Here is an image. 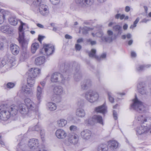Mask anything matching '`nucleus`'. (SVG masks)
<instances>
[{"mask_svg":"<svg viewBox=\"0 0 151 151\" xmlns=\"http://www.w3.org/2000/svg\"><path fill=\"white\" fill-rule=\"evenodd\" d=\"M65 69L63 71L64 72L65 71L63 76L60 73H54L52 75L51 81L52 82H56L60 81L63 82H64L65 80L68 78L65 75L69 73V70H71L73 68H74L75 70H76V73L74 75L75 81H78L81 78V76L78 70L79 68V65L77 63L74 62L73 63H71L68 66L65 65Z\"/></svg>","mask_w":151,"mask_h":151,"instance_id":"obj_1","label":"nucleus"},{"mask_svg":"<svg viewBox=\"0 0 151 151\" xmlns=\"http://www.w3.org/2000/svg\"><path fill=\"white\" fill-rule=\"evenodd\" d=\"M40 73V70L37 68H32L29 70L27 74L28 76L27 84L31 87L34 86L36 77Z\"/></svg>","mask_w":151,"mask_h":151,"instance_id":"obj_2","label":"nucleus"},{"mask_svg":"<svg viewBox=\"0 0 151 151\" xmlns=\"http://www.w3.org/2000/svg\"><path fill=\"white\" fill-rule=\"evenodd\" d=\"M132 103L131 105L130 109L142 113L145 110V107L142 103L138 100L135 96V98L133 100Z\"/></svg>","mask_w":151,"mask_h":151,"instance_id":"obj_3","label":"nucleus"},{"mask_svg":"<svg viewBox=\"0 0 151 151\" xmlns=\"http://www.w3.org/2000/svg\"><path fill=\"white\" fill-rule=\"evenodd\" d=\"M86 99L89 102L93 103L97 101L99 96L98 93L95 91H89L86 93Z\"/></svg>","mask_w":151,"mask_h":151,"instance_id":"obj_4","label":"nucleus"},{"mask_svg":"<svg viewBox=\"0 0 151 151\" xmlns=\"http://www.w3.org/2000/svg\"><path fill=\"white\" fill-rule=\"evenodd\" d=\"M63 88L61 86H58L54 87L53 89V100L57 103L59 102L61 99L60 95L63 94Z\"/></svg>","mask_w":151,"mask_h":151,"instance_id":"obj_5","label":"nucleus"},{"mask_svg":"<svg viewBox=\"0 0 151 151\" xmlns=\"http://www.w3.org/2000/svg\"><path fill=\"white\" fill-rule=\"evenodd\" d=\"M24 103L30 112H34L37 111L38 107L37 105L30 99H25Z\"/></svg>","mask_w":151,"mask_h":151,"instance_id":"obj_6","label":"nucleus"},{"mask_svg":"<svg viewBox=\"0 0 151 151\" xmlns=\"http://www.w3.org/2000/svg\"><path fill=\"white\" fill-rule=\"evenodd\" d=\"M10 116L8 108L4 105L0 106V120L6 121Z\"/></svg>","mask_w":151,"mask_h":151,"instance_id":"obj_7","label":"nucleus"},{"mask_svg":"<svg viewBox=\"0 0 151 151\" xmlns=\"http://www.w3.org/2000/svg\"><path fill=\"white\" fill-rule=\"evenodd\" d=\"M147 126L141 125L139 126L136 129V134L137 135H141L145 134L149 132L150 127H148V123L146 124Z\"/></svg>","mask_w":151,"mask_h":151,"instance_id":"obj_8","label":"nucleus"},{"mask_svg":"<svg viewBox=\"0 0 151 151\" xmlns=\"http://www.w3.org/2000/svg\"><path fill=\"white\" fill-rule=\"evenodd\" d=\"M75 3L80 7L85 8L91 5L94 0H75Z\"/></svg>","mask_w":151,"mask_h":151,"instance_id":"obj_9","label":"nucleus"},{"mask_svg":"<svg viewBox=\"0 0 151 151\" xmlns=\"http://www.w3.org/2000/svg\"><path fill=\"white\" fill-rule=\"evenodd\" d=\"M135 119L138 122L141 124L145 122L151 123V117L150 116L145 117L142 115H137L135 117Z\"/></svg>","mask_w":151,"mask_h":151,"instance_id":"obj_10","label":"nucleus"},{"mask_svg":"<svg viewBox=\"0 0 151 151\" xmlns=\"http://www.w3.org/2000/svg\"><path fill=\"white\" fill-rule=\"evenodd\" d=\"M88 122V123L90 124H93L94 122H97L102 125L104 124L102 117L99 115H94L92 118L90 119Z\"/></svg>","mask_w":151,"mask_h":151,"instance_id":"obj_11","label":"nucleus"},{"mask_svg":"<svg viewBox=\"0 0 151 151\" xmlns=\"http://www.w3.org/2000/svg\"><path fill=\"white\" fill-rule=\"evenodd\" d=\"M55 135L59 139H64L67 136L66 132L63 129H57L55 132Z\"/></svg>","mask_w":151,"mask_h":151,"instance_id":"obj_12","label":"nucleus"},{"mask_svg":"<svg viewBox=\"0 0 151 151\" xmlns=\"http://www.w3.org/2000/svg\"><path fill=\"white\" fill-rule=\"evenodd\" d=\"M43 48L45 53L47 56H49L53 53L55 50L53 46L50 44H44Z\"/></svg>","mask_w":151,"mask_h":151,"instance_id":"obj_13","label":"nucleus"},{"mask_svg":"<svg viewBox=\"0 0 151 151\" xmlns=\"http://www.w3.org/2000/svg\"><path fill=\"white\" fill-rule=\"evenodd\" d=\"M139 92L142 95L147 94L148 92L144 82H140L137 85Z\"/></svg>","mask_w":151,"mask_h":151,"instance_id":"obj_14","label":"nucleus"},{"mask_svg":"<svg viewBox=\"0 0 151 151\" xmlns=\"http://www.w3.org/2000/svg\"><path fill=\"white\" fill-rule=\"evenodd\" d=\"M39 142L38 139L34 138L30 139L29 141L28 146L31 149H37L39 147Z\"/></svg>","mask_w":151,"mask_h":151,"instance_id":"obj_15","label":"nucleus"},{"mask_svg":"<svg viewBox=\"0 0 151 151\" xmlns=\"http://www.w3.org/2000/svg\"><path fill=\"white\" fill-rule=\"evenodd\" d=\"M18 110L20 113L24 116L27 115L30 113L25 104H19L18 106Z\"/></svg>","mask_w":151,"mask_h":151,"instance_id":"obj_16","label":"nucleus"},{"mask_svg":"<svg viewBox=\"0 0 151 151\" xmlns=\"http://www.w3.org/2000/svg\"><path fill=\"white\" fill-rule=\"evenodd\" d=\"M108 36H104L101 38V40L104 42H110L113 41V32L110 30H108L107 32Z\"/></svg>","mask_w":151,"mask_h":151,"instance_id":"obj_17","label":"nucleus"},{"mask_svg":"<svg viewBox=\"0 0 151 151\" xmlns=\"http://www.w3.org/2000/svg\"><path fill=\"white\" fill-rule=\"evenodd\" d=\"M39 10L40 14L44 16L47 15L49 13L48 7L47 6L43 4H40V5Z\"/></svg>","mask_w":151,"mask_h":151,"instance_id":"obj_18","label":"nucleus"},{"mask_svg":"<svg viewBox=\"0 0 151 151\" xmlns=\"http://www.w3.org/2000/svg\"><path fill=\"white\" fill-rule=\"evenodd\" d=\"M92 133L91 131L88 129L83 130L81 133V137L83 139L88 140L91 137Z\"/></svg>","mask_w":151,"mask_h":151,"instance_id":"obj_19","label":"nucleus"},{"mask_svg":"<svg viewBox=\"0 0 151 151\" xmlns=\"http://www.w3.org/2000/svg\"><path fill=\"white\" fill-rule=\"evenodd\" d=\"M68 137V141L73 144H77L78 140V137L77 134H69Z\"/></svg>","mask_w":151,"mask_h":151,"instance_id":"obj_20","label":"nucleus"},{"mask_svg":"<svg viewBox=\"0 0 151 151\" xmlns=\"http://www.w3.org/2000/svg\"><path fill=\"white\" fill-rule=\"evenodd\" d=\"M8 109L9 112L10 113V116H14L16 115L17 113L18 110V106L15 105H12Z\"/></svg>","mask_w":151,"mask_h":151,"instance_id":"obj_21","label":"nucleus"},{"mask_svg":"<svg viewBox=\"0 0 151 151\" xmlns=\"http://www.w3.org/2000/svg\"><path fill=\"white\" fill-rule=\"evenodd\" d=\"M95 111L97 112L105 114L107 112V107L105 103L102 105L95 108Z\"/></svg>","mask_w":151,"mask_h":151,"instance_id":"obj_22","label":"nucleus"},{"mask_svg":"<svg viewBox=\"0 0 151 151\" xmlns=\"http://www.w3.org/2000/svg\"><path fill=\"white\" fill-rule=\"evenodd\" d=\"M0 30L2 32L7 34H12L13 30L8 25H3L0 27Z\"/></svg>","mask_w":151,"mask_h":151,"instance_id":"obj_23","label":"nucleus"},{"mask_svg":"<svg viewBox=\"0 0 151 151\" xmlns=\"http://www.w3.org/2000/svg\"><path fill=\"white\" fill-rule=\"evenodd\" d=\"M43 92V88L41 87L39 85L38 86L36 89V96L39 103L41 99Z\"/></svg>","mask_w":151,"mask_h":151,"instance_id":"obj_24","label":"nucleus"},{"mask_svg":"<svg viewBox=\"0 0 151 151\" xmlns=\"http://www.w3.org/2000/svg\"><path fill=\"white\" fill-rule=\"evenodd\" d=\"M10 49L12 53L14 55H17L19 51V47L15 44H12L11 45Z\"/></svg>","mask_w":151,"mask_h":151,"instance_id":"obj_25","label":"nucleus"},{"mask_svg":"<svg viewBox=\"0 0 151 151\" xmlns=\"http://www.w3.org/2000/svg\"><path fill=\"white\" fill-rule=\"evenodd\" d=\"M20 91L22 93L27 94H31L32 93V89L28 88L26 85H23Z\"/></svg>","mask_w":151,"mask_h":151,"instance_id":"obj_26","label":"nucleus"},{"mask_svg":"<svg viewBox=\"0 0 151 151\" xmlns=\"http://www.w3.org/2000/svg\"><path fill=\"white\" fill-rule=\"evenodd\" d=\"M91 85V82L90 79H88L83 82L81 85V88L83 90L86 89L90 87Z\"/></svg>","mask_w":151,"mask_h":151,"instance_id":"obj_27","label":"nucleus"},{"mask_svg":"<svg viewBox=\"0 0 151 151\" xmlns=\"http://www.w3.org/2000/svg\"><path fill=\"white\" fill-rule=\"evenodd\" d=\"M109 147L111 150L116 149L118 146V143L115 141H111L109 142Z\"/></svg>","mask_w":151,"mask_h":151,"instance_id":"obj_28","label":"nucleus"},{"mask_svg":"<svg viewBox=\"0 0 151 151\" xmlns=\"http://www.w3.org/2000/svg\"><path fill=\"white\" fill-rule=\"evenodd\" d=\"M18 40L22 47H26L27 46L28 40L25 39L24 35L22 36V37H21V38H20V36H19Z\"/></svg>","mask_w":151,"mask_h":151,"instance_id":"obj_29","label":"nucleus"},{"mask_svg":"<svg viewBox=\"0 0 151 151\" xmlns=\"http://www.w3.org/2000/svg\"><path fill=\"white\" fill-rule=\"evenodd\" d=\"M45 57H37L35 60V64L37 65H40L45 61Z\"/></svg>","mask_w":151,"mask_h":151,"instance_id":"obj_30","label":"nucleus"},{"mask_svg":"<svg viewBox=\"0 0 151 151\" xmlns=\"http://www.w3.org/2000/svg\"><path fill=\"white\" fill-rule=\"evenodd\" d=\"M76 115L80 117H84L86 115V113L84 110L82 108L78 109L76 112Z\"/></svg>","mask_w":151,"mask_h":151,"instance_id":"obj_31","label":"nucleus"},{"mask_svg":"<svg viewBox=\"0 0 151 151\" xmlns=\"http://www.w3.org/2000/svg\"><path fill=\"white\" fill-rule=\"evenodd\" d=\"M57 122L58 126L60 127H63L67 124V121L63 119H61L58 120Z\"/></svg>","mask_w":151,"mask_h":151,"instance_id":"obj_32","label":"nucleus"},{"mask_svg":"<svg viewBox=\"0 0 151 151\" xmlns=\"http://www.w3.org/2000/svg\"><path fill=\"white\" fill-rule=\"evenodd\" d=\"M151 66V65H138L136 67V70L137 71L140 72L145 69L146 68H149Z\"/></svg>","mask_w":151,"mask_h":151,"instance_id":"obj_33","label":"nucleus"},{"mask_svg":"<svg viewBox=\"0 0 151 151\" xmlns=\"http://www.w3.org/2000/svg\"><path fill=\"white\" fill-rule=\"evenodd\" d=\"M108 147L106 144H101L98 147L97 151H107Z\"/></svg>","mask_w":151,"mask_h":151,"instance_id":"obj_34","label":"nucleus"},{"mask_svg":"<svg viewBox=\"0 0 151 151\" xmlns=\"http://www.w3.org/2000/svg\"><path fill=\"white\" fill-rule=\"evenodd\" d=\"M24 24V23L21 22V25L19 28V36H20V38H21V37H22V36L24 35L23 29V26Z\"/></svg>","mask_w":151,"mask_h":151,"instance_id":"obj_35","label":"nucleus"},{"mask_svg":"<svg viewBox=\"0 0 151 151\" xmlns=\"http://www.w3.org/2000/svg\"><path fill=\"white\" fill-rule=\"evenodd\" d=\"M47 106L49 109L51 111L55 110L57 107L55 103L51 102L48 103Z\"/></svg>","mask_w":151,"mask_h":151,"instance_id":"obj_36","label":"nucleus"},{"mask_svg":"<svg viewBox=\"0 0 151 151\" xmlns=\"http://www.w3.org/2000/svg\"><path fill=\"white\" fill-rule=\"evenodd\" d=\"M39 47V45L38 43H35L31 45V51L32 53H35L37 49Z\"/></svg>","mask_w":151,"mask_h":151,"instance_id":"obj_37","label":"nucleus"},{"mask_svg":"<svg viewBox=\"0 0 151 151\" xmlns=\"http://www.w3.org/2000/svg\"><path fill=\"white\" fill-rule=\"evenodd\" d=\"M9 22L12 25H16L18 23L17 19L14 17H11L9 19Z\"/></svg>","mask_w":151,"mask_h":151,"instance_id":"obj_38","label":"nucleus"},{"mask_svg":"<svg viewBox=\"0 0 151 151\" xmlns=\"http://www.w3.org/2000/svg\"><path fill=\"white\" fill-rule=\"evenodd\" d=\"M113 29L115 31L117 32L118 33L121 34L122 32V27L118 25H116L114 26L113 27Z\"/></svg>","mask_w":151,"mask_h":151,"instance_id":"obj_39","label":"nucleus"},{"mask_svg":"<svg viewBox=\"0 0 151 151\" xmlns=\"http://www.w3.org/2000/svg\"><path fill=\"white\" fill-rule=\"evenodd\" d=\"M0 11L1 14H2L1 15L2 16L4 19H5L6 17L10 14V12L7 11H6L2 9Z\"/></svg>","mask_w":151,"mask_h":151,"instance_id":"obj_40","label":"nucleus"},{"mask_svg":"<svg viewBox=\"0 0 151 151\" xmlns=\"http://www.w3.org/2000/svg\"><path fill=\"white\" fill-rule=\"evenodd\" d=\"M9 63L12 66L15 64V57H8ZM11 66H10V67Z\"/></svg>","mask_w":151,"mask_h":151,"instance_id":"obj_41","label":"nucleus"},{"mask_svg":"<svg viewBox=\"0 0 151 151\" xmlns=\"http://www.w3.org/2000/svg\"><path fill=\"white\" fill-rule=\"evenodd\" d=\"M91 34L93 37H101V38L102 37H104L102 36L103 35V33L102 31H100L99 32H96V34L93 33H92Z\"/></svg>","mask_w":151,"mask_h":151,"instance_id":"obj_42","label":"nucleus"},{"mask_svg":"<svg viewBox=\"0 0 151 151\" xmlns=\"http://www.w3.org/2000/svg\"><path fill=\"white\" fill-rule=\"evenodd\" d=\"M92 28H88L87 27H84L82 29V33L83 35H86L88 33L89 31L92 30Z\"/></svg>","mask_w":151,"mask_h":151,"instance_id":"obj_43","label":"nucleus"},{"mask_svg":"<svg viewBox=\"0 0 151 151\" xmlns=\"http://www.w3.org/2000/svg\"><path fill=\"white\" fill-rule=\"evenodd\" d=\"M32 130V131H40V133L43 132L44 130L42 129L39 126L38 124L37 125L33 127Z\"/></svg>","mask_w":151,"mask_h":151,"instance_id":"obj_44","label":"nucleus"},{"mask_svg":"<svg viewBox=\"0 0 151 151\" xmlns=\"http://www.w3.org/2000/svg\"><path fill=\"white\" fill-rule=\"evenodd\" d=\"M4 65H6V66L8 65L6 64V61L5 60L3 57L0 58V67H3Z\"/></svg>","mask_w":151,"mask_h":151,"instance_id":"obj_45","label":"nucleus"},{"mask_svg":"<svg viewBox=\"0 0 151 151\" xmlns=\"http://www.w3.org/2000/svg\"><path fill=\"white\" fill-rule=\"evenodd\" d=\"M107 93L109 101L111 103L114 102V98L112 96V93L109 91H107Z\"/></svg>","mask_w":151,"mask_h":151,"instance_id":"obj_46","label":"nucleus"},{"mask_svg":"<svg viewBox=\"0 0 151 151\" xmlns=\"http://www.w3.org/2000/svg\"><path fill=\"white\" fill-rule=\"evenodd\" d=\"M139 18H137L135 20L133 24L132 25H131L130 26V29H133L134 28L136 27L137 26V24L138 23V22H139Z\"/></svg>","mask_w":151,"mask_h":151,"instance_id":"obj_47","label":"nucleus"},{"mask_svg":"<svg viewBox=\"0 0 151 151\" xmlns=\"http://www.w3.org/2000/svg\"><path fill=\"white\" fill-rule=\"evenodd\" d=\"M96 50L95 49H92L91 51L89 53L90 57H96Z\"/></svg>","mask_w":151,"mask_h":151,"instance_id":"obj_48","label":"nucleus"},{"mask_svg":"<svg viewBox=\"0 0 151 151\" xmlns=\"http://www.w3.org/2000/svg\"><path fill=\"white\" fill-rule=\"evenodd\" d=\"M71 132H74L78 130L77 127L74 125H71L69 128Z\"/></svg>","mask_w":151,"mask_h":151,"instance_id":"obj_49","label":"nucleus"},{"mask_svg":"<svg viewBox=\"0 0 151 151\" xmlns=\"http://www.w3.org/2000/svg\"><path fill=\"white\" fill-rule=\"evenodd\" d=\"M15 86L14 83L11 82H9L6 84V86L7 88H13Z\"/></svg>","mask_w":151,"mask_h":151,"instance_id":"obj_50","label":"nucleus"},{"mask_svg":"<svg viewBox=\"0 0 151 151\" xmlns=\"http://www.w3.org/2000/svg\"><path fill=\"white\" fill-rule=\"evenodd\" d=\"M132 35L130 33L127 34L126 35H124L122 36V38L123 39H125L127 37V38L129 39L131 37Z\"/></svg>","mask_w":151,"mask_h":151,"instance_id":"obj_51","label":"nucleus"},{"mask_svg":"<svg viewBox=\"0 0 151 151\" xmlns=\"http://www.w3.org/2000/svg\"><path fill=\"white\" fill-rule=\"evenodd\" d=\"M45 38V36H42L40 35H39L38 38V40L39 41L40 43H41L42 40Z\"/></svg>","mask_w":151,"mask_h":151,"instance_id":"obj_52","label":"nucleus"},{"mask_svg":"<svg viewBox=\"0 0 151 151\" xmlns=\"http://www.w3.org/2000/svg\"><path fill=\"white\" fill-rule=\"evenodd\" d=\"M51 3L54 5H56L58 4L60 2L59 0H50Z\"/></svg>","mask_w":151,"mask_h":151,"instance_id":"obj_53","label":"nucleus"},{"mask_svg":"<svg viewBox=\"0 0 151 151\" xmlns=\"http://www.w3.org/2000/svg\"><path fill=\"white\" fill-rule=\"evenodd\" d=\"M83 104V100L80 99L77 102L78 105L79 106H82Z\"/></svg>","mask_w":151,"mask_h":151,"instance_id":"obj_54","label":"nucleus"},{"mask_svg":"<svg viewBox=\"0 0 151 151\" xmlns=\"http://www.w3.org/2000/svg\"><path fill=\"white\" fill-rule=\"evenodd\" d=\"M75 48L76 50L79 51L81 48V46L80 45L77 44L75 45Z\"/></svg>","mask_w":151,"mask_h":151,"instance_id":"obj_55","label":"nucleus"},{"mask_svg":"<svg viewBox=\"0 0 151 151\" xmlns=\"http://www.w3.org/2000/svg\"><path fill=\"white\" fill-rule=\"evenodd\" d=\"M41 136V138L42 140V141L44 142L45 141V139L44 138V131H43V132H41L40 133Z\"/></svg>","mask_w":151,"mask_h":151,"instance_id":"obj_56","label":"nucleus"},{"mask_svg":"<svg viewBox=\"0 0 151 151\" xmlns=\"http://www.w3.org/2000/svg\"><path fill=\"white\" fill-rule=\"evenodd\" d=\"M87 41L88 42H90L91 45H95L96 44V42L95 41H91L90 39L87 40Z\"/></svg>","mask_w":151,"mask_h":151,"instance_id":"obj_57","label":"nucleus"},{"mask_svg":"<svg viewBox=\"0 0 151 151\" xmlns=\"http://www.w3.org/2000/svg\"><path fill=\"white\" fill-rule=\"evenodd\" d=\"M113 114L114 119L115 120H116L117 119V114L115 110L113 111Z\"/></svg>","mask_w":151,"mask_h":151,"instance_id":"obj_58","label":"nucleus"},{"mask_svg":"<svg viewBox=\"0 0 151 151\" xmlns=\"http://www.w3.org/2000/svg\"><path fill=\"white\" fill-rule=\"evenodd\" d=\"M95 59L98 61H100L103 60L104 58L106 57H93Z\"/></svg>","mask_w":151,"mask_h":151,"instance_id":"obj_59","label":"nucleus"},{"mask_svg":"<svg viewBox=\"0 0 151 151\" xmlns=\"http://www.w3.org/2000/svg\"><path fill=\"white\" fill-rule=\"evenodd\" d=\"M27 59V57H20L19 60L20 62H23L26 61Z\"/></svg>","mask_w":151,"mask_h":151,"instance_id":"obj_60","label":"nucleus"},{"mask_svg":"<svg viewBox=\"0 0 151 151\" xmlns=\"http://www.w3.org/2000/svg\"><path fill=\"white\" fill-rule=\"evenodd\" d=\"M45 84H46V80H44V81L40 82V84L43 87H44L45 86Z\"/></svg>","mask_w":151,"mask_h":151,"instance_id":"obj_61","label":"nucleus"},{"mask_svg":"<svg viewBox=\"0 0 151 151\" xmlns=\"http://www.w3.org/2000/svg\"><path fill=\"white\" fill-rule=\"evenodd\" d=\"M4 19L2 16V15H0V24L3 23Z\"/></svg>","mask_w":151,"mask_h":151,"instance_id":"obj_62","label":"nucleus"},{"mask_svg":"<svg viewBox=\"0 0 151 151\" xmlns=\"http://www.w3.org/2000/svg\"><path fill=\"white\" fill-rule=\"evenodd\" d=\"M65 37L66 39H71L72 38V37L71 36L68 34H66L65 35Z\"/></svg>","mask_w":151,"mask_h":151,"instance_id":"obj_63","label":"nucleus"},{"mask_svg":"<svg viewBox=\"0 0 151 151\" xmlns=\"http://www.w3.org/2000/svg\"><path fill=\"white\" fill-rule=\"evenodd\" d=\"M83 39L82 38H79L78 39L77 41V43H80L81 42H83Z\"/></svg>","mask_w":151,"mask_h":151,"instance_id":"obj_64","label":"nucleus"}]
</instances>
